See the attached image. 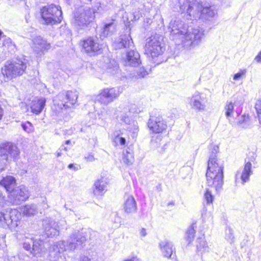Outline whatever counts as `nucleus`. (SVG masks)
<instances>
[{
	"label": "nucleus",
	"instance_id": "obj_1",
	"mask_svg": "<svg viewBox=\"0 0 261 261\" xmlns=\"http://www.w3.org/2000/svg\"><path fill=\"white\" fill-rule=\"evenodd\" d=\"M169 29H170V38L177 43H181L187 49L197 46L204 35L203 28L198 27L189 29L182 21L177 18L171 20Z\"/></svg>",
	"mask_w": 261,
	"mask_h": 261
},
{
	"label": "nucleus",
	"instance_id": "obj_2",
	"mask_svg": "<svg viewBox=\"0 0 261 261\" xmlns=\"http://www.w3.org/2000/svg\"><path fill=\"white\" fill-rule=\"evenodd\" d=\"M86 241V234L75 230L69 236L67 242L59 241L55 242L49 248L50 260H63L62 256L66 250L73 251L79 246H82Z\"/></svg>",
	"mask_w": 261,
	"mask_h": 261
},
{
	"label": "nucleus",
	"instance_id": "obj_3",
	"mask_svg": "<svg viewBox=\"0 0 261 261\" xmlns=\"http://www.w3.org/2000/svg\"><path fill=\"white\" fill-rule=\"evenodd\" d=\"M218 150V147L214 146L207 162L206 173L207 186L214 188L217 192H220L222 189L224 177L223 165L218 162L216 159Z\"/></svg>",
	"mask_w": 261,
	"mask_h": 261
},
{
	"label": "nucleus",
	"instance_id": "obj_4",
	"mask_svg": "<svg viewBox=\"0 0 261 261\" xmlns=\"http://www.w3.org/2000/svg\"><path fill=\"white\" fill-rule=\"evenodd\" d=\"M181 13L186 12L190 19H207L213 17L216 11L209 4H203L200 0H188L179 5Z\"/></svg>",
	"mask_w": 261,
	"mask_h": 261
},
{
	"label": "nucleus",
	"instance_id": "obj_5",
	"mask_svg": "<svg viewBox=\"0 0 261 261\" xmlns=\"http://www.w3.org/2000/svg\"><path fill=\"white\" fill-rule=\"evenodd\" d=\"M113 46L115 49L122 48L130 49L126 52L125 60L126 65L136 67L141 63L140 54L133 49L134 43L130 35L129 30L126 31L124 34L121 35L118 39H116L113 43Z\"/></svg>",
	"mask_w": 261,
	"mask_h": 261
},
{
	"label": "nucleus",
	"instance_id": "obj_6",
	"mask_svg": "<svg viewBox=\"0 0 261 261\" xmlns=\"http://www.w3.org/2000/svg\"><path fill=\"white\" fill-rule=\"evenodd\" d=\"M100 4L98 3L92 9L87 7H81L74 13L72 23L77 29H82L92 21L95 17V13L99 11Z\"/></svg>",
	"mask_w": 261,
	"mask_h": 261
},
{
	"label": "nucleus",
	"instance_id": "obj_7",
	"mask_svg": "<svg viewBox=\"0 0 261 261\" xmlns=\"http://www.w3.org/2000/svg\"><path fill=\"white\" fill-rule=\"evenodd\" d=\"M163 39L162 36L155 34L146 39L145 46V53L152 58V61L154 63L156 64L162 62L161 60H159L158 58L163 53L161 46V41Z\"/></svg>",
	"mask_w": 261,
	"mask_h": 261
},
{
	"label": "nucleus",
	"instance_id": "obj_8",
	"mask_svg": "<svg viewBox=\"0 0 261 261\" xmlns=\"http://www.w3.org/2000/svg\"><path fill=\"white\" fill-rule=\"evenodd\" d=\"M26 68V64L22 61H8L2 68V73L8 80H11L21 75Z\"/></svg>",
	"mask_w": 261,
	"mask_h": 261
},
{
	"label": "nucleus",
	"instance_id": "obj_9",
	"mask_svg": "<svg viewBox=\"0 0 261 261\" xmlns=\"http://www.w3.org/2000/svg\"><path fill=\"white\" fill-rule=\"evenodd\" d=\"M41 16L46 24L60 23L63 18L61 7L54 4L43 7L41 9Z\"/></svg>",
	"mask_w": 261,
	"mask_h": 261
},
{
	"label": "nucleus",
	"instance_id": "obj_10",
	"mask_svg": "<svg viewBox=\"0 0 261 261\" xmlns=\"http://www.w3.org/2000/svg\"><path fill=\"white\" fill-rule=\"evenodd\" d=\"M0 154V172L4 170L7 163L13 159L16 161L18 159L20 151L17 146L11 143L4 145L1 150Z\"/></svg>",
	"mask_w": 261,
	"mask_h": 261
},
{
	"label": "nucleus",
	"instance_id": "obj_11",
	"mask_svg": "<svg viewBox=\"0 0 261 261\" xmlns=\"http://www.w3.org/2000/svg\"><path fill=\"white\" fill-rule=\"evenodd\" d=\"M21 214L16 209H10L5 212H0V227L15 228L18 225Z\"/></svg>",
	"mask_w": 261,
	"mask_h": 261
},
{
	"label": "nucleus",
	"instance_id": "obj_12",
	"mask_svg": "<svg viewBox=\"0 0 261 261\" xmlns=\"http://www.w3.org/2000/svg\"><path fill=\"white\" fill-rule=\"evenodd\" d=\"M82 51L90 56L100 55L102 52V45L98 42L96 37H88L80 42Z\"/></svg>",
	"mask_w": 261,
	"mask_h": 261
},
{
	"label": "nucleus",
	"instance_id": "obj_13",
	"mask_svg": "<svg viewBox=\"0 0 261 261\" xmlns=\"http://www.w3.org/2000/svg\"><path fill=\"white\" fill-rule=\"evenodd\" d=\"M77 98V91H68L66 93H60L54 99V102L60 109H66L73 106L76 102Z\"/></svg>",
	"mask_w": 261,
	"mask_h": 261
},
{
	"label": "nucleus",
	"instance_id": "obj_14",
	"mask_svg": "<svg viewBox=\"0 0 261 261\" xmlns=\"http://www.w3.org/2000/svg\"><path fill=\"white\" fill-rule=\"evenodd\" d=\"M121 93L120 88H104L100 91L95 100L104 105H108L117 99Z\"/></svg>",
	"mask_w": 261,
	"mask_h": 261
},
{
	"label": "nucleus",
	"instance_id": "obj_15",
	"mask_svg": "<svg viewBox=\"0 0 261 261\" xmlns=\"http://www.w3.org/2000/svg\"><path fill=\"white\" fill-rule=\"evenodd\" d=\"M29 197V191L24 186L16 187L8 194L9 201L13 205L20 204Z\"/></svg>",
	"mask_w": 261,
	"mask_h": 261
},
{
	"label": "nucleus",
	"instance_id": "obj_16",
	"mask_svg": "<svg viewBox=\"0 0 261 261\" xmlns=\"http://www.w3.org/2000/svg\"><path fill=\"white\" fill-rule=\"evenodd\" d=\"M134 112L128 106L124 108L123 111L119 116L120 120L128 125L126 129L132 133V137L135 138L136 137L139 127L137 122L132 119L131 113Z\"/></svg>",
	"mask_w": 261,
	"mask_h": 261
},
{
	"label": "nucleus",
	"instance_id": "obj_17",
	"mask_svg": "<svg viewBox=\"0 0 261 261\" xmlns=\"http://www.w3.org/2000/svg\"><path fill=\"white\" fill-rule=\"evenodd\" d=\"M206 98L203 94L195 92L191 97L189 98V102L191 107L198 111H204L205 110Z\"/></svg>",
	"mask_w": 261,
	"mask_h": 261
},
{
	"label": "nucleus",
	"instance_id": "obj_18",
	"mask_svg": "<svg viewBox=\"0 0 261 261\" xmlns=\"http://www.w3.org/2000/svg\"><path fill=\"white\" fill-rule=\"evenodd\" d=\"M147 125L149 129L156 134L162 133L167 127L165 121L160 116H150Z\"/></svg>",
	"mask_w": 261,
	"mask_h": 261
},
{
	"label": "nucleus",
	"instance_id": "obj_19",
	"mask_svg": "<svg viewBox=\"0 0 261 261\" xmlns=\"http://www.w3.org/2000/svg\"><path fill=\"white\" fill-rule=\"evenodd\" d=\"M44 232L47 237H54L59 235L60 230L58 223L51 219L47 218L42 221Z\"/></svg>",
	"mask_w": 261,
	"mask_h": 261
},
{
	"label": "nucleus",
	"instance_id": "obj_20",
	"mask_svg": "<svg viewBox=\"0 0 261 261\" xmlns=\"http://www.w3.org/2000/svg\"><path fill=\"white\" fill-rule=\"evenodd\" d=\"M33 42L32 48L37 54L40 52H43L44 50H48L50 48V44L48 43L45 40L43 39L40 36L34 38Z\"/></svg>",
	"mask_w": 261,
	"mask_h": 261
},
{
	"label": "nucleus",
	"instance_id": "obj_21",
	"mask_svg": "<svg viewBox=\"0 0 261 261\" xmlns=\"http://www.w3.org/2000/svg\"><path fill=\"white\" fill-rule=\"evenodd\" d=\"M109 181L107 178L101 177L100 179L97 180L94 184L95 189L94 193L95 195H102L107 191Z\"/></svg>",
	"mask_w": 261,
	"mask_h": 261
},
{
	"label": "nucleus",
	"instance_id": "obj_22",
	"mask_svg": "<svg viewBox=\"0 0 261 261\" xmlns=\"http://www.w3.org/2000/svg\"><path fill=\"white\" fill-rule=\"evenodd\" d=\"M46 99L45 98H35L30 104L31 112L36 115L40 114L45 107Z\"/></svg>",
	"mask_w": 261,
	"mask_h": 261
},
{
	"label": "nucleus",
	"instance_id": "obj_23",
	"mask_svg": "<svg viewBox=\"0 0 261 261\" xmlns=\"http://www.w3.org/2000/svg\"><path fill=\"white\" fill-rule=\"evenodd\" d=\"M46 251L43 241L39 239L34 241L31 254L36 256H41Z\"/></svg>",
	"mask_w": 261,
	"mask_h": 261
},
{
	"label": "nucleus",
	"instance_id": "obj_24",
	"mask_svg": "<svg viewBox=\"0 0 261 261\" xmlns=\"http://www.w3.org/2000/svg\"><path fill=\"white\" fill-rule=\"evenodd\" d=\"M253 171L252 168H250L249 163L247 165H244V167L243 171L240 172L238 171L236 175V178L237 179L239 177L240 178L243 184L248 182L250 180V176L252 174Z\"/></svg>",
	"mask_w": 261,
	"mask_h": 261
},
{
	"label": "nucleus",
	"instance_id": "obj_25",
	"mask_svg": "<svg viewBox=\"0 0 261 261\" xmlns=\"http://www.w3.org/2000/svg\"><path fill=\"white\" fill-rule=\"evenodd\" d=\"M160 247L164 256L171 257L173 252L175 251V248L171 242L163 241L160 243Z\"/></svg>",
	"mask_w": 261,
	"mask_h": 261
},
{
	"label": "nucleus",
	"instance_id": "obj_26",
	"mask_svg": "<svg viewBox=\"0 0 261 261\" xmlns=\"http://www.w3.org/2000/svg\"><path fill=\"white\" fill-rule=\"evenodd\" d=\"M117 24L115 23V20L112 19L110 20H107V22L103 27L102 36L105 37L112 35L116 30Z\"/></svg>",
	"mask_w": 261,
	"mask_h": 261
},
{
	"label": "nucleus",
	"instance_id": "obj_27",
	"mask_svg": "<svg viewBox=\"0 0 261 261\" xmlns=\"http://www.w3.org/2000/svg\"><path fill=\"white\" fill-rule=\"evenodd\" d=\"M0 185L9 193L16 187V179L12 176H7L1 180Z\"/></svg>",
	"mask_w": 261,
	"mask_h": 261
},
{
	"label": "nucleus",
	"instance_id": "obj_28",
	"mask_svg": "<svg viewBox=\"0 0 261 261\" xmlns=\"http://www.w3.org/2000/svg\"><path fill=\"white\" fill-rule=\"evenodd\" d=\"M124 208L127 213L135 212L137 210V204L134 197L132 195L127 196L124 203Z\"/></svg>",
	"mask_w": 261,
	"mask_h": 261
},
{
	"label": "nucleus",
	"instance_id": "obj_29",
	"mask_svg": "<svg viewBox=\"0 0 261 261\" xmlns=\"http://www.w3.org/2000/svg\"><path fill=\"white\" fill-rule=\"evenodd\" d=\"M197 252L202 254L209 251V247L203 236L199 237L196 241Z\"/></svg>",
	"mask_w": 261,
	"mask_h": 261
},
{
	"label": "nucleus",
	"instance_id": "obj_30",
	"mask_svg": "<svg viewBox=\"0 0 261 261\" xmlns=\"http://www.w3.org/2000/svg\"><path fill=\"white\" fill-rule=\"evenodd\" d=\"M20 213L25 216L34 215L37 213V206L34 204H28L22 206L20 208Z\"/></svg>",
	"mask_w": 261,
	"mask_h": 261
},
{
	"label": "nucleus",
	"instance_id": "obj_31",
	"mask_svg": "<svg viewBox=\"0 0 261 261\" xmlns=\"http://www.w3.org/2000/svg\"><path fill=\"white\" fill-rule=\"evenodd\" d=\"M122 162L127 165H132L134 161V153L132 150L128 148L123 150Z\"/></svg>",
	"mask_w": 261,
	"mask_h": 261
},
{
	"label": "nucleus",
	"instance_id": "obj_32",
	"mask_svg": "<svg viewBox=\"0 0 261 261\" xmlns=\"http://www.w3.org/2000/svg\"><path fill=\"white\" fill-rule=\"evenodd\" d=\"M34 240L32 238H28L25 237L22 240V245L23 248L27 251H29L31 253L33 245Z\"/></svg>",
	"mask_w": 261,
	"mask_h": 261
},
{
	"label": "nucleus",
	"instance_id": "obj_33",
	"mask_svg": "<svg viewBox=\"0 0 261 261\" xmlns=\"http://www.w3.org/2000/svg\"><path fill=\"white\" fill-rule=\"evenodd\" d=\"M238 123L241 126L244 128H247L252 126V123L250 121L249 115L244 114L239 120Z\"/></svg>",
	"mask_w": 261,
	"mask_h": 261
},
{
	"label": "nucleus",
	"instance_id": "obj_34",
	"mask_svg": "<svg viewBox=\"0 0 261 261\" xmlns=\"http://www.w3.org/2000/svg\"><path fill=\"white\" fill-rule=\"evenodd\" d=\"M113 141L116 145H124L125 144V139L120 136V131H116L113 134Z\"/></svg>",
	"mask_w": 261,
	"mask_h": 261
},
{
	"label": "nucleus",
	"instance_id": "obj_35",
	"mask_svg": "<svg viewBox=\"0 0 261 261\" xmlns=\"http://www.w3.org/2000/svg\"><path fill=\"white\" fill-rule=\"evenodd\" d=\"M195 223H193L188 229V230L186 231V239L187 241L189 242V243H190L191 242H192L194 237V234L195 233V228L196 227L195 225Z\"/></svg>",
	"mask_w": 261,
	"mask_h": 261
},
{
	"label": "nucleus",
	"instance_id": "obj_36",
	"mask_svg": "<svg viewBox=\"0 0 261 261\" xmlns=\"http://www.w3.org/2000/svg\"><path fill=\"white\" fill-rule=\"evenodd\" d=\"M234 106L231 102H227L225 106V115L227 117L232 116L233 112Z\"/></svg>",
	"mask_w": 261,
	"mask_h": 261
},
{
	"label": "nucleus",
	"instance_id": "obj_37",
	"mask_svg": "<svg viewBox=\"0 0 261 261\" xmlns=\"http://www.w3.org/2000/svg\"><path fill=\"white\" fill-rule=\"evenodd\" d=\"M255 109L257 115L259 125L261 127V100L257 99L255 104Z\"/></svg>",
	"mask_w": 261,
	"mask_h": 261
},
{
	"label": "nucleus",
	"instance_id": "obj_38",
	"mask_svg": "<svg viewBox=\"0 0 261 261\" xmlns=\"http://www.w3.org/2000/svg\"><path fill=\"white\" fill-rule=\"evenodd\" d=\"M256 155L253 152L250 153V155L248 156V157L245 160V165H247V164L249 163L250 165V168H252V163L253 164H255L256 162Z\"/></svg>",
	"mask_w": 261,
	"mask_h": 261
},
{
	"label": "nucleus",
	"instance_id": "obj_39",
	"mask_svg": "<svg viewBox=\"0 0 261 261\" xmlns=\"http://www.w3.org/2000/svg\"><path fill=\"white\" fill-rule=\"evenodd\" d=\"M21 125L22 129L28 133H30L33 131V126L29 121L22 122Z\"/></svg>",
	"mask_w": 261,
	"mask_h": 261
},
{
	"label": "nucleus",
	"instance_id": "obj_40",
	"mask_svg": "<svg viewBox=\"0 0 261 261\" xmlns=\"http://www.w3.org/2000/svg\"><path fill=\"white\" fill-rule=\"evenodd\" d=\"M225 238L230 243L233 242L234 237L232 233V230L230 227L226 228Z\"/></svg>",
	"mask_w": 261,
	"mask_h": 261
},
{
	"label": "nucleus",
	"instance_id": "obj_41",
	"mask_svg": "<svg viewBox=\"0 0 261 261\" xmlns=\"http://www.w3.org/2000/svg\"><path fill=\"white\" fill-rule=\"evenodd\" d=\"M204 197L207 203L213 202L214 197L212 194V192L209 189H207L206 190Z\"/></svg>",
	"mask_w": 261,
	"mask_h": 261
},
{
	"label": "nucleus",
	"instance_id": "obj_42",
	"mask_svg": "<svg viewBox=\"0 0 261 261\" xmlns=\"http://www.w3.org/2000/svg\"><path fill=\"white\" fill-rule=\"evenodd\" d=\"M246 73V69H241L238 73H237L233 75V80H239L242 76L244 75Z\"/></svg>",
	"mask_w": 261,
	"mask_h": 261
},
{
	"label": "nucleus",
	"instance_id": "obj_43",
	"mask_svg": "<svg viewBox=\"0 0 261 261\" xmlns=\"http://www.w3.org/2000/svg\"><path fill=\"white\" fill-rule=\"evenodd\" d=\"M132 15L133 16V18H130V20H138L142 16V13L139 10H138L134 12Z\"/></svg>",
	"mask_w": 261,
	"mask_h": 261
},
{
	"label": "nucleus",
	"instance_id": "obj_44",
	"mask_svg": "<svg viewBox=\"0 0 261 261\" xmlns=\"http://www.w3.org/2000/svg\"><path fill=\"white\" fill-rule=\"evenodd\" d=\"M113 221L114 223V227L115 228L119 227L121 224V218L119 216H118L116 214L114 215V218H113Z\"/></svg>",
	"mask_w": 261,
	"mask_h": 261
},
{
	"label": "nucleus",
	"instance_id": "obj_45",
	"mask_svg": "<svg viewBox=\"0 0 261 261\" xmlns=\"http://www.w3.org/2000/svg\"><path fill=\"white\" fill-rule=\"evenodd\" d=\"M84 159L87 162H93L95 160L93 154L92 153H88V154H86L84 156Z\"/></svg>",
	"mask_w": 261,
	"mask_h": 261
},
{
	"label": "nucleus",
	"instance_id": "obj_46",
	"mask_svg": "<svg viewBox=\"0 0 261 261\" xmlns=\"http://www.w3.org/2000/svg\"><path fill=\"white\" fill-rule=\"evenodd\" d=\"M68 167L70 169H72L74 171H77L78 170H79L80 169V166L78 165V166H75L74 164H70L68 165Z\"/></svg>",
	"mask_w": 261,
	"mask_h": 261
},
{
	"label": "nucleus",
	"instance_id": "obj_47",
	"mask_svg": "<svg viewBox=\"0 0 261 261\" xmlns=\"http://www.w3.org/2000/svg\"><path fill=\"white\" fill-rule=\"evenodd\" d=\"M254 60L258 63H261V51L255 57Z\"/></svg>",
	"mask_w": 261,
	"mask_h": 261
},
{
	"label": "nucleus",
	"instance_id": "obj_48",
	"mask_svg": "<svg viewBox=\"0 0 261 261\" xmlns=\"http://www.w3.org/2000/svg\"><path fill=\"white\" fill-rule=\"evenodd\" d=\"M62 149H63L65 151L67 150V148L66 147H65L64 146H61V148L59 149L60 151H58L57 152V156L58 157L61 155V154H62L61 150H62Z\"/></svg>",
	"mask_w": 261,
	"mask_h": 261
},
{
	"label": "nucleus",
	"instance_id": "obj_49",
	"mask_svg": "<svg viewBox=\"0 0 261 261\" xmlns=\"http://www.w3.org/2000/svg\"><path fill=\"white\" fill-rule=\"evenodd\" d=\"M5 200V196L3 195L2 192L0 190V206H2Z\"/></svg>",
	"mask_w": 261,
	"mask_h": 261
},
{
	"label": "nucleus",
	"instance_id": "obj_50",
	"mask_svg": "<svg viewBox=\"0 0 261 261\" xmlns=\"http://www.w3.org/2000/svg\"><path fill=\"white\" fill-rule=\"evenodd\" d=\"M146 234H147L146 230L144 228H141L140 230V236L144 237L146 236Z\"/></svg>",
	"mask_w": 261,
	"mask_h": 261
},
{
	"label": "nucleus",
	"instance_id": "obj_51",
	"mask_svg": "<svg viewBox=\"0 0 261 261\" xmlns=\"http://www.w3.org/2000/svg\"><path fill=\"white\" fill-rule=\"evenodd\" d=\"M79 261H91V259L86 256H81L80 257Z\"/></svg>",
	"mask_w": 261,
	"mask_h": 261
},
{
	"label": "nucleus",
	"instance_id": "obj_52",
	"mask_svg": "<svg viewBox=\"0 0 261 261\" xmlns=\"http://www.w3.org/2000/svg\"><path fill=\"white\" fill-rule=\"evenodd\" d=\"M123 261H139V260L137 257H133L130 258L125 259Z\"/></svg>",
	"mask_w": 261,
	"mask_h": 261
},
{
	"label": "nucleus",
	"instance_id": "obj_53",
	"mask_svg": "<svg viewBox=\"0 0 261 261\" xmlns=\"http://www.w3.org/2000/svg\"><path fill=\"white\" fill-rule=\"evenodd\" d=\"M3 115V109H2V108L0 107V119H2Z\"/></svg>",
	"mask_w": 261,
	"mask_h": 261
},
{
	"label": "nucleus",
	"instance_id": "obj_54",
	"mask_svg": "<svg viewBox=\"0 0 261 261\" xmlns=\"http://www.w3.org/2000/svg\"><path fill=\"white\" fill-rule=\"evenodd\" d=\"M147 74V72L145 71V72H143V73L142 72H141L140 73V76H142V77H144Z\"/></svg>",
	"mask_w": 261,
	"mask_h": 261
},
{
	"label": "nucleus",
	"instance_id": "obj_55",
	"mask_svg": "<svg viewBox=\"0 0 261 261\" xmlns=\"http://www.w3.org/2000/svg\"><path fill=\"white\" fill-rule=\"evenodd\" d=\"M70 143V140H66L65 141V144H69Z\"/></svg>",
	"mask_w": 261,
	"mask_h": 261
},
{
	"label": "nucleus",
	"instance_id": "obj_56",
	"mask_svg": "<svg viewBox=\"0 0 261 261\" xmlns=\"http://www.w3.org/2000/svg\"><path fill=\"white\" fill-rule=\"evenodd\" d=\"M61 259H58L57 260H51V261H60Z\"/></svg>",
	"mask_w": 261,
	"mask_h": 261
},
{
	"label": "nucleus",
	"instance_id": "obj_57",
	"mask_svg": "<svg viewBox=\"0 0 261 261\" xmlns=\"http://www.w3.org/2000/svg\"><path fill=\"white\" fill-rule=\"evenodd\" d=\"M115 68H116V69H117V66H115Z\"/></svg>",
	"mask_w": 261,
	"mask_h": 261
},
{
	"label": "nucleus",
	"instance_id": "obj_58",
	"mask_svg": "<svg viewBox=\"0 0 261 261\" xmlns=\"http://www.w3.org/2000/svg\"><path fill=\"white\" fill-rule=\"evenodd\" d=\"M176 10L178 11V9L176 8V10H175V11H176Z\"/></svg>",
	"mask_w": 261,
	"mask_h": 261
}]
</instances>
